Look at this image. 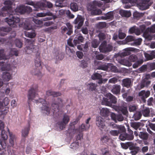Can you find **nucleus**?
<instances>
[{"label":"nucleus","mask_w":155,"mask_h":155,"mask_svg":"<svg viewBox=\"0 0 155 155\" xmlns=\"http://www.w3.org/2000/svg\"><path fill=\"white\" fill-rule=\"evenodd\" d=\"M53 15H54L50 12H48L46 13H37L36 15V16L37 17H45L46 16H48L51 17H53Z\"/></svg>","instance_id":"obj_32"},{"label":"nucleus","mask_w":155,"mask_h":155,"mask_svg":"<svg viewBox=\"0 0 155 155\" xmlns=\"http://www.w3.org/2000/svg\"><path fill=\"white\" fill-rule=\"evenodd\" d=\"M1 138L4 140H7L8 138L7 133L5 130L1 131Z\"/></svg>","instance_id":"obj_51"},{"label":"nucleus","mask_w":155,"mask_h":155,"mask_svg":"<svg viewBox=\"0 0 155 155\" xmlns=\"http://www.w3.org/2000/svg\"><path fill=\"white\" fill-rule=\"evenodd\" d=\"M117 129L118 130L117 131L119 132V134L125 132L126 131L125 127L123 126L119 125Z\"/></svg>","instance_id":"obj_55"},{"label":"nucleus","mask_w":155,"mask_h":155,"mask_svg":"<svg viewBox=\"0 0 155 155\" xmlns=\"http://www.w3.org/2000/svg\"><path fill=\"white\" fill-rule=\"evenodd\" d=\"M97 87L96 84L93 83L88 84L87 85V89L89 91H96L97 90L96 89Z\"/></svg>","instance_id":"obj_21"},{"label":"nucleus","mask_w":155,"mask_h":155,"mask_svg":"<svg viewBox=\"0 0 155 155\" xmlns=\"http://www.w3.org/2000/svg\"><path fill=\"white\" fill-rule=\"evenodd\" d=\"M35 69H34L31 71V73L33 75L37 76L38 78H41L42 76V74L40 71L41 68V60L40 56L38 55L35 60Z\"/></svg>","instance_id":"obj_4"},{"label":"nucleus","mask_w":155,"mask_h":155,"mask_svg":"<svg viewBox=\"0 0 155 155\" xmlns=\"http://www.w3.org/2000/svg\"><path fill=\"white\" fill-rule=\"evenodd\" d=\"M25 8L24 5L18 7L15 9V12L21 14H24L25 13Z\"/></svg>","instance_id":"obj_36"},{"label":"nucleus","mask_w":155,"mask_h":155,"mask_svg":"<svg viewBox=\"0 0 155 155\" xmlns=\"http://www.w3.org/2000/svg\"><path fill=\"white\" fill-rule=\"evenodd\" d=\"M113 46L110 44H107L106 41H103L99 47L100 51L102 53H106L112 51Z\"/></svg>","instance_id":"obj_8"},{"label":"nucleus","mask_w":155,"mask_h":155,"mask_svg":"<svg viewBox=\"0 0 155 155\" xmlns=\"http://www.w3.org/2000/svg\"><path fill=\"white\" fill-rule=\"evenodd\" d=\"M35 41L32 39H27L26 40V52L28 54H30L31 52H35L34 44Z\"/></svg>","instance_id":"obj_10"},{"label":"nucleus","mask_w":155,"mask_h":155,"mask_svg":"<svg viewBox=\"0 0 155 155\" xmlns=\"http://www.w3.org/2000/svg\"><path fill=\"white\" fill-rule=\"evenodd\" d=\"M101 141L104 143H112V140L108 136L106 135L104 136L101 138Z\"/></svg>","instance_id":"obj_33"},{"label":"nucleus","mask_w":155,"mask_h":155,"mask_svg":"<svg viewBox=\"0 0 155 155\" xmlns=\"http://www.w3.org/2000/svg\"><path fill=\"white\" fill-rule=\"evenodd\" d=\"M66 25L67 27L64 26L61 27L62 32L64 33L68 31L66 34L68 35H70L73 33V26L69 23H66Z\"/></svg>","instance_id":"obj_13"},{"label":"nucleus","mask_w":155,"mask_h":155,"mask_svg":"<svg viewBox=\"0 0 155 155\" xmlns=\"http://www.w3.org/2000/svg\"><path fill=\"white\" fill-rule=\"evenodd\" d=\"M18 51L15 48H11L9 52V54L10 56H12L15 55L17 56L18 55Z\"/></svg>","instance_id":"obj_40"},{"label":"nucleus","mask_w":155,"mask_h":155,"mask_svg":"<svg viewBox=\"0 0 155 155\" xmlns=\"http://www.w3.org/2000/svg\"><path fill=\"white\" fill-rule=\"evenodd\" d=\"M133 15L134 18H138L143 17L144 15V14L142 13H140L136 11L134 12Z\"/></svg>","instance_id":"obj_62"},{"label":"nucleus","mask_w":155,"mask_h":155,"mask_svg":"<svg viewBox=\"0 0 155 155\" xmlns=\"http://www.w3.org/2000/svg\"><path fill=\"white\" fill-rule=\"evenodd\" d=\"M120 13L121 16L125 17H129L131 15L130 12L125 10H120Z\"/></svg>","instance_id":"obj_38"},{"label":"nucleus","mask_w":155,"mask_h":155,"mask_svg":"<svg viewBox=\"0 0 155 155\" xmlns=\"http://www.w3.org/2000/svg\"><path fill=\"white\" fill-rule=\"evenodd\" d=\"M150 82L147 78H145L143 79L140 84L141 88H143L145 87H147L150 84Z\"/></svg>","instance_id":"obj_23"},{"label":"nucleus","mask_w":155,"mask_h":155,"mask_svg":"<svg viewBox=\"0 0 155 155\" xmlns=\"http://www.w3.org/2000/svg\"><path fill=\"white\" fill-rule=\"evenodd\" d=\"M15 42L16 47L19 48H21L22 47L23 44L20 40L17 39L15 40Z\"/></svg>","instance_id":"obj_63"},{"label":"nucleus","mask_w":155,"mask_h":155,"mask_svg":"<svg viewBox=\"0 0 155 155\" xmlns=\"http://www.w3.org/2000/svg\"><path fill=\"white\" fill-rule=\"evenodd\" d=\"M110 66V70L114 72H118V69L116 66L113 65L111 63H109V67Z\"/></svg>","instance_id":"obj_60"},{"label":"nucleus","mask_w":155,"mask_h":155,"mask_svg":"<svg viewBox=\"0 0 155 155\" xmlns=\"http://www.w3.org/2000/svg\"><path fill=\"white\" fill-rule=\"evenodd\" d=\"M142 113L144 117H148L149 116L150 110L148 107H146L142 110Z\"/></svg>","instance_id":"obj_46"},{"label":"nucleus","mask_w":155,"mask_h":155,"mask_svg":"<svg viewBox=\"0 0 155 155\" xmlns=\"http://www.w3.org/2000/svg\"><path fill=\"white\" fill-rule=\"evenodd\" d=\"M121 89L120 85H114L111 90L112 92L114 94H120Z\"/></svg>","instance_id":"obj_25"},{"label":"nucleus","mask_w":155,"mask_h":155,"mask_svg":"<svg viewBox=\"0 0 155 155\" xmlns=\"http://www.w3.org/2000/svg\"><path fill=\"white\" fill-rule=\"evenodd\" d=\"M103 4V3L100 1L94 0L91 4H90L88 5L87 9L89 11H91V13L92 15H97V14L96 6L100 7Z\"/></svg>","instance_id":"obj_6"},{"label":"nucleus","mask_w":155,"mask_h":155,"mask_svg":"<svg viewBox=\"0 0 155 155\" xmlns=\"http://www.w3.org/2000/svg\"><path fill=\"white\" fill-rule=\"evenodd\" d=\"M96 124L101 131L105 130L107 128L105 120L101 117H96Z\"/></svg>","instance_id":"obj_9"},{"label":"nucleus","mask_w":155,"mask_h":155,"mask_svg":"<svg viewBox=\"0 0 155 155\" xmlns=\"http://www.w3.org/2000/svg\"><path fill=\"white\" fill-rule=\"evenodd\" d=\"M91 46L94 48H97L99 44V42L98 40L94 39L91 42Z\"/></svg>","instance_id":"obj_52"},{"label":"nucleus","mask_w":155,"mask_h":155,"mask_svg":"<svg viewBox=\"0 0 155 155\" xmlns=\"http://www.w3.org/2000/svg\"><path fill=\"white\" fill-rule=\"evenodd\" d=\"M103 155H111L109 149L107 148H103L101 150Z\"/></svg>","instance_id":"obj_49"},{"label":"nucleus","mask_w":155,"mask_h":155,"mask_svg":"<svg viewBox=\"0 0 155 155\" xmlns=\"http://www.w3.org/2000/svg\"><path fill=\"white\" fill-rule=\"evenodd\" d=\"M98 37L100 41H103L105 38V35L104 33L100 32L98 35Z\"/></svg>","instance_id":"obj_64"},{"label":"nucleus","mask_w":155,"mask_h":155,"mask_svg":"<svg viewBox=\"0 0 155 155\" xmlns=\"http://www.w3.org/2000/svg\"><path fill=\"white\" fill-rule=\"evenodd\" d=\"M92 79L93 80H98V83L101 84L103 83V80L102 79V76L100 74L96 73L91 76Z\"/></svg>","instance_id":"obj_17"},{"label":"nucleus","mask_w":155,"mask_h":155,"mask_svg":"<svg viewBox=\"0 0 155 155\" xmlns=\"http://www.w3.org/2000/svg\"><path fill=\"white\" fill-rule=\"evenodd\" d=\"M70 8L73 11L76 12L78 10V6L76 3H72L70 4Z\"/></svg>","instance_id":"obj_45"},{"label":"nucleus","mask_w":155,"mask_h":155,"mask_svg":"<svg viewBox=\"0 0 155 155\" xmlns=\"http://www.w3.org/2000/svg\"><path fill=\"white\" fill-rule=\"evenodd\" d=\"M25 35L26 36L31 38H33L36 35L35 30H32L31 32H26Z\"/></svg>","instance_id":"obj_42"},{"label":"nucleus","mask_w":155,"mask_h":155,"mask_svg":"<svg viewBox=\"0 0 155 155\" xmlns=\"http://www.w3.org/2000/svg\"><path fill=\"white\" fill-rule=\"evenodd\" d=\"M12 78V75L9 72L5 71L3 73L2 78L4 81H8L11 79Z\"/></svg>","instance_id":"obj_20"},{"label":"nucleus","mask_w":155,"mask_h":155,"mask_svg":"<svg viewBox=\"0 0 155 155\" xmlns=\"http://www.w3.org/2000/svg\"><path fill=\"white\" fill-rule=\"evenodd\" d=\"M149 1V0L142 1L141 2L139 3V5L143 10H145L147 8L146 7Z\"/></svg>","instance_id":"obj_37"},{"label":"nucleus","mask_w":155,"mask_h":155,"mask_svg":"<svg viewBox=\"0 0 155 155\" xmlns=\"http://www.w3.org/2000/svg\"><path fill=\"white\" fill-rule=\"evenodd\" d=\"M142 113L140 111H137L134 115V119L136 120L140 119L142 116Z\"/></svg>","instance_id":"obj_50"},{"label":"nucleus","mask_w":155,"mask_h":155,"mask_svg":"<svg viewBox=\"0 0 155 155\" xmlns=\"http://www.w3.org/2000/svg\"><path fill=\"white\" fill-rule=\"evenodd\" d=\"M91 43L89 41H87L85 44H81L77 46V48L84 52H87L89 50V47L90 46Z\"/></svg>","instance_id":"obj_14"},{"label":"nucleus","mask_w":155,"mask_h":155,"mask_svg":"<svg viewBox=\"0 0 155 155\" xmlns=\"http://www.w3.org/2000/svg\"><path fill=\"white\" fill-rule=\"evenodd\" d=\"M119 79V77L118 76L113 77L110 79L109 80L108 82L110 83L115 84L117 82Z\"/></svg>","instance_id":"obj_57"},{"label":"nucleus","mask_w":155,"mask_h":155,"mask_svg":"<svg viewBox=\"0 0 155 155\" xmlns=\"http://www.w3.org/2000/svg\"><path fill=\"white\" fill-rule=\"evenodd\" d=\"M140 123L132 122L131 124V126L135 129L137 130L140 127Z\"/></svg>","instance_id":"obj_59"},{"label":"nucleus","mask_w":155,"mask_h":155,"mask_svg":"<svg viewBox=\"0 0 155 155\" xmlns=\"http://www.w3.org/2000/svg\"><path fill=\"white\" fill-rule=\"evenodd\" d=\"M130 48H126L125 49V51L122 52L121 53V56L124 57L127 56L130 54Z\"/></svg>","instance_id":"obj_61"},{"label":"nucleus","mask_w":155,"mask_h":155,"mask_svg":"<svg viewBox=\"0 0 155 155\" xmlns=\"http://www.w3.org/2000/svg\"><path fill=\"white\" fill-rule=\"evenodd\" d=\"M101 104L102 105L110 107L114 109L115 111L118 112H121L124 115H127L128 114L127 107L123 105L117 106L112 105L109 102V101L108 99L103 98Z\"/></svg>","instance_id":"obj_2"},{"label":"nucleus","mask_w":155,"mask_h":155,"mask_svg":"<svg viewBox=\"0 0 155 155\" xmlns=\"http://www.w3.org/2000/svg\"><path fill=\"white\" fill-rule=\"evenodd\" d=\"M131 81L130 79L126 78L123 80L122 85L123 86L129 88L131 86Z\"/></svg>","instance_id":"obj_22"},{"label":"nucleus","mask_w":155,"mask_h":155,"mask_svg":"<svg viewBox=\"0 0 155 155\" xmlns=\"http://www.w3.org/2000/svg\"><path fill=\"white\" fill-rule=\"evenodd\" d=\"M35 101L36 104L41 103L42 104V106L41 108L42 112L45 113L47 115L50 114V109L49 105L45 100L40 98L38 100H35Z\"/></svg>","instance_id":"obj_7"},{"label":"nucleus","mask_w":155,"mask_h":155,"mask_svg":"<svg viewBox=\"0 0 155 155\" xmlns=\"http://www.w3.org/2000/svg\"><path fill=\"white\" fill-rule=\"evenodd\" d=\"M23 27L24 29L26 30H30L32 28L30 23L27 21L25 22L24 23Z\"/></svg>","instance_id":"obj_47"},{"label":"nucleus","mask_w":155,"mask_h":155,"mask_svg":"<svg viewBox=\"0 0 155 155\" xmlns=\"http://www.w3.org/2000/svg\"><path fill=\"white\" fill-rule=\"evenodd\" d=\"M109 68V63L105 64L99 66L97 69L99 70H102L104 71L107 70Z\"/></svg>","instance_id":"obj_44"},{"label":"nucleus","mask_w":155,"mask_h":155,"mask_svg":"<svg viewBox=\"0 0 155 155\" xmlns=\"http://www.w3.org/2000/svg\"><path fill=\"white\" fill-rule=\"evenodd\" d=\"M143 62V61L142 60L137 61L133 65V68H138V67L140 66L142 64Z\"/></svg>","instance_id":"obj_53"},{"label":"nucleus","mask_w":155,"mask_h":155,"mask_svg":"<svg viewBox=\"0 0 155 155\" xmlns=\"http://www.w3.org/2000/svg\"><path fill=\"white\" fill-rule=\"evenodd\" d=\"M8 131L9 132V143L11 146H13L14 145V139L15 138V136L10 133L9 130L8 129Z\"/></svg>","instance_id":"obj_43"},{"label":"nucleus","mask_w":155,"mask_h":155,"mask_svg":"<svg viewBox=\"0 0 155 155\" xmlns=\"http://www.w3.org/2000/svg\"><path fill=\"white\" fill-rule=\"evenodd\" d=\"M133 143L132 142H127L125 143H121V146L124 149H126L129 148L130 149V147H131Z\"/></svg>","instance_id":"obj_39"},{"label":"nucleus","mask_w":155,"mask_h":155,"mask_svg":"<svg viewBox=\"0 0 155 155\" xmlns=\"http://www.w3.org/2000/svg\"><path fill=\"white\" fill-rule=\"evenodd\" d=\"M110 111L108 109L106 108H103L100 111L101 115L104 117H107L109 115Z\"/></svg>","instance_id":"obj_27"},{"label":"nucleus","mask_w":155,"mask_h":155,"mask_svg":"<svg viewBox=\"0 0 155 155\" xmlns=\"http://www.w3.org/2000/svg\"><path fill=\"white\" fill-rule=\"evenodd\" d=\"M4 50L3 49H0V60H5L7 59L4 54Z\"/></svg>","instance_id":"obj_56"},{"label":"nucleus","mask_w":155,"mask_h":155,"mask_svg":"<svg viewBox=\"0 0 155 155\" xmlns=\"http://www.w3.org/2000/svg\"><path fill=\"white\" fill-rule=\"evenodd\" d=\"M79 145L78 142L76 141L71 143L70 145V148L71 149L76 150L78 148Z\"/></svg>","instance_id":"obj_54"},{"label":"nucleus","mask_w":155,"mask_h":155,"mask_svg":"<svg viewBox=\"0 0 155 155\" xmlns=\"http://www.w3.org/2000/svg\"><path fill=\"white\" fill-rule=\"evenodd\" d=\"M138 135L140 138L143 140H147L149 137L148 134L146 131L140 132Z\"/></svg>","instance_id":"obj_30"},{"label":"nucleus","mask_w":155,"mask_h":155,"mask_svg":"<svg viewBox=\"0 0 155 155\" xmlns=\"http://www.w3.org/2000/svg\"><path fill=\"white\" fill-rule=\"evenodd\" d=\"M61 94L59 92H55L51 90H49L46 92V95L52 96L53 97H57L61 96Z\"/></svg>","instance_id":"obj_18"},{"label":"nucleus","mask_w":155,"mask_h":155,"mask_svg":"<svg viewBox=\"0 0 155 155\" xmlns=\"http://www.w3.org/2000/svg\"><path fill=\"white\" fill-rule=\"evenodd\" d=\"M30 124H28L22 130L21 134L23 137H26L28 136L30 130Z\"/></svg>","instance_id":"obj_19"},{"label":"nucleus","mask_w":155,"mask_h":155,"mask_svg":"<svg viewBox=\"0 0 155 155\" xmlns=\"http://www.w3.org/2000/svg\"><path fill=\"white\" fill-rule=\"evenodd\" d=\"M110 116L112 119L116 123L117 122V121H122L124 119V118L121 114H116L114 113H112L111 114Z\"/></svg>","instance_id":"obj_15"},{"label":"nucleus","mask_w":155,"mask_h":155,"mask_svg":"<svg viewBox=\"0 0 155 155\" xmlns=\"http://www.w3.org/2000/svg\"><path fill=\"white\" fill-rule=\"evenodd\" d=\"M90 125H87L85 126L84 124H82L81 126L79 127L78 129H77L78 132L82 133V132L84 130H87L89 129Z\"/></svg>","instance_id":"obj_34"},{"label":"nucleus","mask_w":155,"mask_h":155,"mask_svg":"<svg viewBox=\"0 0 155 155\" xmlns=\"http://www.w3.org/2000/svg\"><path fill=\"white\" fill-rule=\"evenodd\" d=\"M142 41V39L141 38H139L136 39L134 37V40L132 43V45L137 46L140 45Z\"/></svg>","instance_id":"obj_41"},{"label":"nucleus","mask_w":155,"mask_h":155,"mask_svg":"<svg viewBox=\"0 0 155 155\" xmlns=\"http://www.w3.org/2000/svg\"><path fill=\"white\" fill-rule=\"evenodd\" d=\"M9 10H10L9 7H3L2 8V10L0 11V16L2 17L9 16L8 17H6L4 21L9 26L15 27L20 22V19L19 18L15 17L12 14H9L8 12Z\"/></svg>","instance_id":"obj_1"},{"label":"nucleus","mask_w":155,"mask_h":155,"mask_svg":"<svg viewBox=\"0 0 155 155\" xmlns=\"http://www.w3.org/2000/svg\"><path fill=\"white\" fill-rule=\"evenodd\" d=\"M69 116L65 114L64 115L62 121L58 122L56 124V125L62 130L65 128V125L69 122Z\"/></svg>","instance_id":"obj_11"},{"label":"nucleus","mask_w":155,"mask_h":155,"mask_svg":"<svg viewBox=\"0 0 155 155\" xmlns=\"http://www.w3.org/2000/svg\"><path fill=\"white\" fill-rule=\"evenodd\" d=\"M134 37L132 36H127L125 39L126 43L127 44L132 45V43L134 40Z\"/></svg>","instance_id":"obj_35"},{"label":"nucleus","mask_w":155,"mask_h":155,"mask_svg":"<svg viewBox=\"0 0 155 155\" xmlns=\"http://www.w3.org/2000/svg\"><path fill=\"white\" fill-rule=\"evenodd\" d=\"M63 106V100L59 97L57 98V101L51 104V108L53 111L54 117L56 118L60 117V112L59 111V107H62Z\"/></svg>","instance_id":"obj_3"},{"label":"nucleus","mask_w":155,"mask_h":155,"mask_svg":"<svg viewBox=\"0 0 155 155\" xmlns=\"http://www.w3.org/2000/svg\"><path fill=\"white\" fill-rule=\"evenodd\" d=\"M11 31V28L7 27H2L0 28V35L2 36L5 35Z\"/></svg>","instance_id":"obj_24"},{"label":"nucleus","mask_w":155,"mask_h":155,"mask_svg":"<svg viewBox=\"0 0 155 155\" xmlns=\"http://www.w3.org/2000/svg\"><path fill=\"white\" fill-rule=\"evenodd\" d=\"M114 12L110 11L108 12L104 15V16H102V18L104 20L112 19L114 18Z\"/></svg>","instance_id":"obj_26"},{"label":"nucleus","mask_w":155,"mask_h":155,"mask_svg":"<svg viewBox=\"0 0 155 155\" xmlns=\"http://www.w3.org/2000/svg\"><path fill=\"white\" fill-rule=\"evenodd\" d=\"M55 58L57 60L55 63H57V60H61L64 58L63 54L60 52L58 51L55 53Z\"/></svg>","instance_id":"obj_29"},{"label":"nucleus","mask_w":155,"mask_h":155,"mask_svg":"<svg viewBox=\"0 0 155 155\" xmlns=\"http://www.w3.org/2000/svg\"><path fill=\"white\" fill-rule=\"evenodd\" d=\"M129 95L128 92H125L122 94V96L124 98H126V101L127 102H130L133 101L134 100V97L133 96H128Z\"/></svg>","instance_id":"obj_31"},{"label":"nucleus","mask_w":155,"mask_h":155,"mask_svg":"<svg viewBox=\"0 0 155 155\" xmlns=\"http://www.w3.org/2000/svg\"><path fill=\"white\" fill-rule=\"evenodd\" d=\"M38 86L37 84L33 85L28 91V103L29 107L31 101L35 97L36 93L38 92Z\"/></svg>","instance_id":"obj_5"},{"label":"nucleus","mask_w":155,"mask_h":155,"mask_svg":"<svg viewBox=\"0 0 155 155\" xmlns=\"http://www.w3.org/2000/svg\"><path fill=\"white\" fill-rule=\"evenodd\" d=\"M84 19L80 15H78L76 18L73 22V23L77 25L75 27L78 29H79L83 25Z\"/></svg>","instance_id":"obj_12"},{"label":"nucleus","mask_w":155,"mask_h":155,"mask_svg":"<svg viewBox=\"0 0 155 155\" xmlns=\"http://www.w3.org/2000/svg\"><path fill=\"white\" fill-rule=\"evenodd\" d=\"M41 5L43 7L46 6L48 8H51L53 6V4L50 2L46 1L45 3H42L41 4Z\"/></svg>","instance_id":"obj_48"},{"label":"nucleus","mask_w":155,"mask_h":155,"mask_svg":"<svg viewBox=\"0 0 155 155\" xmlns=\"http://www.w3.org/2000/svg\"><path fill=\"white\" fill-rule=\"evenodd\" d=\"M137 57L136 55L132 54L129 57V60L131 62H134L137 59Z\"/></svg>","instance_id":"obj_58"},{"label":"nucleus","mask_w":155,"mask_h":155,"mask_svg":"<svg viewBox=\"0 0 155 155\" xmlns=\"http://www.w3.org/2000/svg\"><path fill=\"white\" fill-rule=\"evenodd\" d=\"M130 150H131L130 153L132 155H136L139 152H140V149L139 147L136 146L133 143Z\"/></svg>","instance_id":"obj_16"},{"label":"nucleus","mask_w":155,"mask_h":155,"mask_svg":"<svg viewBox=\"0 0 155 155\" xmlns=\"http://www.w3.org/2000/svg\"><path fill=\"white\" fill-rule=\"evenodd\" d=\"M107 96L109 98V102L111 104H115L117 102V98L111 94L109 93L107 94Z\"/></svg>","instance_id":"obj_28"}]
</instances>
